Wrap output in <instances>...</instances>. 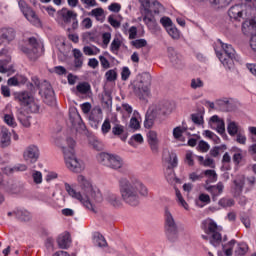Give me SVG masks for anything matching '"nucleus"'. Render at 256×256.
<instances>
[{
    "label": "nucleus",
    "mask_w": 256,
    "mask_h": 256,
    "mask_svg": "<svg viewBox=\"0 0 256 256\" xmlns=\"http://www.w3.org/2000/svg\"><path fill=\"white\" fill-rule=\"evenodd\" d=\"M119 189L121 198L130 207H137L140 203V195L147 197L149 190L137 179L120 178Z\"/></svg>",
    "instance_id": "1"
},
{
    "label": "nucleus",
    "mask_w": 256,
    "mask_h": 256,
    "mask_svg": "<svg viewBox=\"0 0 256 256\" xmlns=\"http://www.w3.org/2000/svg\"><path fill=\"white\" fill-rule=\"evenodd\" d=\"M64 185L70 197L80 201V203H82L86 209L92 211V213H97L95 206L93 205V201L94 203H103V194H101V190L93 188L86 196H83L81 192H77L75 189H73L69 183H65Z\"/></svg>",
    "instance_id": "2"
},
{
    "label": "nucleus",
    "mask_w": 256,
    "mask_h": 256,
    "mask_svg": "<svg viewBox=\"0 0 256 256\" xmlns=\"http://www.w3.org/2000/svg\"><path fill=\"white\" fill-rule=\"evenodd\" d=\"M68 148L63 147L64 159L67 169L72 173H81L85 169L83 161L77 159L75 155V140L73 138H67Z\"/></svg>",
    "instance_id": "3"
},
{
    "label": "nucleus",
    "mask_w": 256,
    "mask_h": 256,
    "mask_svg": "<svg viewBox=\"0 0 256 256\" xmlns=\"http://www.w3.org/2000/svg\"><path fill=\"white\" fill-rule=\"evenodd\" d=\"M149 87H151V74L145 72L137 76L132 84L134 95L145 101V97H149Z\"/></svg>",
    "instance_id": "4"
},
{
    "label": "nucleus",
    "mask_w": 256,
    "mask_h": 256,
    "mask_svg": "<svg viewBox=\"0 0 256 256\" xmlns=\"http://www.w3.org/2000/svg\"><path fill=\"white\" fill-rule=\"evenodd\" d=\"M32 83L36 89H39V95H43L44 103L53 107L55 103H57V99L55 98V91L49 82L44 81L42 84L37 77L32 78Z\"/></svg>",
    "instance_id": "5"
},
{
    "label": "nucleus",
    "mask_w": 256,
    "mask_h": 256,
    "mask_svg": "<svg viewBox=\"0 0 256 256\" xmlns=\"http://www.w3.org/2000/svg\"><path fill=\"white\" fill-rule=\"evenodd\" d=\"M218 43H220L224 53L216 52V55L224 66L231 69L233 67V61H235V49L231 44L223 43L221 39H218Z\"/></svg>",
    "instance_id": "6"
},
{
    "label": "nucleus",
    "mask_w": 256,
    "mask_h": 256,
    "mask_svg": "<svg viewBox=\"0 0 256 256\" xmlns=\"http://www.w3.org/2000/svg\"><path fill=\"white\" fill-rule=\"evenodd\" d=\"M203 231L207 235H211L212 233V238L210 240V243L214 247H218V245H221V241H223V237L221 236V233L217 232L218 226L215 221L212 219L204 220L201 225Z\"/></svg>",
    "instance_id": "7"
},
{
    "label": "nucleus",
    "mask_w": 256,
    "mask_h": 256,
    "mask_svg": "<svg viewBox=\"0 0 256 256\" xmlns=\"http://www.w3.org/2000/svg\"><path fill=\"white\" fill-rule=\"evenodd\" d=\"M166 236L168 241L175 243L179 239V228L171 212L166 210V224H165Z\"/></svg>",
    "instance_id": "8"
},
{
    "label": "nucleus",
    "mask_w": 256,
    "mask_h": 256,
    "mask_svg": "<svg viewBox=\"0 0 256 256\" xmlns=\"http://www.w3.org/2000/svg\"><path fill=\"white\" fill-rule=\"evenodd\" d=\"M28 45L29 47L21 46L20 51H22L30 61H37V59H39V42L37 41V38H28Z\"/></svg>",
    "instance_id": "9"
},
{
    "label": "nucleus",
    "mask_w": 256,
    "mask_h": 256,
    "mask_svg": "<svg viewBox=\"0 0 256 256\" xmlns=\"http://www.w3.org/2000/svg\"><path fill=\"white\" fill-rule=\"evenodd\" d=\"M139 3L145 15H151V13L159 15L161 9H163V5L157 0H139Z\"/></svg>",
    "instance_id": "10"
},
{
    "label": "nucleus",
    "mask_w": 256,
    "mask_h": 256,
    "mask_svg": "<svg viewBox=\"0 0 256 256\" xmlns=\"http://www.w3.org/2000/svg\"><path fill=\"white\" fill-rule=\"evenodd\" d=\"M24 187L25 185L21 181L9 180L4 184V191L10 195H19V193H23Z\"/></svg>",
    "instance_id": "11"
},
{
    "label": "nucleus",
    "mask_w": 256,
    "mask_h": 256,
    "mask_svg": "<svg viewBox=\"0 0 256 256\" xmlns=\"http://www.w3.org/2000/svg\"><path fill=\"white\" fill-rule=\"evenodd\" d=\"M173 109H175V103L168 100L160 102L155 107V110L158 112L159 116L162 117V119L166 115H170V113H173Z\"/></svg>",
    "instance_id": "12"
},
{
    "label": "nucleus",
    "mask_w": 256,
    "mask_h": 256,
    "mask_svg": "<svg viewBox=\"0 0 256 256\" xmlns=\"http://www.w3.org/2000/svg\"><path fill=\"white\" fill-rule=\"evenodd\" d=\"M167 51L168 57L173 67H175V69H183V56H181V54H177V52H175V48L173 47H168Z\"/></svg>",
    "instance_id": "13"
},
{
    "label": "nucleus",
    "mask_w": 256,
    "mask_h": 256,
    "mask_svg": "<svg viewBox=\"0 0 256 256\" xmlns=\"http://www.w3.org/2000/svg\"><path fill=\"white\" fill-rule=\"evenodd\" d=\"M156 119H163L157 112V110L154 109H148L145 115V120H144V127L145 129H151L155 125V120Z\"/></svg>",
    "instance_id": "14"
},
{
    "label": "nucleus",
    "mask_w": 256,
    "mask_h": 256,
    "mask_svg": "<svg viewBox=\"0 0 256 256\" xmlns=\"http://www.w3.org/2000/svg\"><path fill=\"white\" fill-rule=\"evenodd\" d=\"M103 117V110L101 107H95L92 109L91 114L89 116V123L93 129H99V123H101V119Z\"/></svg>",
    "instance_id": "15"
},
{
    "label": "nucleus",
    "mask_w": 256,
    "mask_h": 256,
    "mask_svg": "<svg viewBox=\"0 0 256 256\" xmlns=\"http://www.w3.org/2000/svg\"><path fill=\"white\" fill-rule=\"evenodd\" d=\"M70 123L76 128L78 133H83V131L87 129V126L83 123V119H81V115H79L78 112L70 113Z\"/></svg>",
    "instance_id": "16"
},
{
    "label": "nucleus",
    "mask_w": 256,
    "mask_h": 256,
    "mask_svg": "<svg viewBox=\"0 0 256 256\" xmlns=\"http://www.w3.org/2000/svg\"><path fill=\"white\" fill-rule=\"evenodd\" d=\"M148 145L153 153H159V139L157 138V132L150 130L147 133Z\"/></svg>",
    "instance_id": "17"
},
{
    "label": "nucleus",
    "mask_w": 256,
    "mask_h": 256,
    "mask_svg": "<svg viewBox=\"0 0 256 256\" xmlns=\"http://www.w3.org/2000/svg\"><path fill=\"white\" fill-rule=\"evenodd\" d=\"M59 17H61L62 21H64V23L69 24L72 21H74V19L77 18V13L73 10H68L67 8H62L61 10H59L58 12Z\"/></svg>",
    "instance_id": "18"
},
{
    "label": "nucleus",
    "mask_w": 256,
    "mask_h": 256,
    "mask_svg": "<svg viewBox=\"0 0 256 256\" xmlns=\"http://www.w3.org/2000/svg\"><path fill=\"white\" fill-rule=\"evenodd\" d=\"M33 96L28 91H22L14 94V99L20 103L22 107L29 105L33 101Z\"/></svg>",
    "instance_id": "19"
},
{
    "label": "nucleus",
    "mask_w": 256,
    "mask_h": 256,
    "mask_svg": "<svg viewBox=\"0 0 256 256\" xmlns=\"http://www.w3.org/2000/svg\"><path fill=\"white\" fill-rule=\"evenodd\" d=\"M18 5H19V8L22 11L24 17H26V19H36L37 18V14H35V11H33V9H31V7H29V4H27V2L25 0L18 1Z\"/></svg>",
    "instance_id": "20"
},
{
    "label": "nucleus",
    "mask_w": 256,
    "mask_h": 256,
    "mask_svg": "<svg viewBox=\"0 0 256 256\" xmlns=\"http://www.w3.org/2000/svg\"><path fill=\"white\" fill-rule=\"evenodd\" d=\"M24 159L26 161H31V163H35L37 159H39V148L37 146H29L27 150L24 152Z\"/></svg>",
    "instance_id": "21"
},
{
    "label": "nucleus",
    "mask_w": 256,
    "mask_h": 256,
    "mask_svg": "<svg viewBox=\"0 0 256 256\" xmlns=\"http://www.w3.org/2000/svg\"><path fill=\"white\" fill-rule=\"evenodd\" d=\"M57 244L59 249H69L71 245V234L69 232L60 234L57 238Z\"/></svg>",
    "instance_id": "22"
},
{
    "label": "nucleus",
    "mask_w": 256,
    "mask_h": 256,
    "mask_svg": "<svg viewBox=\"0 0 256 256\" xmlns=\"http://www.w3.org/2000/svg\"><path fill=\"white\" fill-rule=\"evenodd\" d=\"M224 188L223 182H219L216 186H205L206 191L211 193L213 201H217V197L223 193Z\"/></svg>",
    "instance_id": "23"
},
{
    "label": "nucleus",
    "mask_w": 256,
    "mask_h": 256,
    "mask_svg": "<svg viewBox=\"0 0 256 256\" xmlns=\"http://www.w3.org/2000/svg\"><path fill=\"white\" fill-rule=\"evenodd\" d=\"M112 134L116 137L120 136L121 141H127V138L129 137V133L125 132V126L121 124H115L112 127Z\"/></svg>",
    "instance_id": "24"
},
{
    "label": "nucleus",
    "mask_w": 256,
    "mask_h": 256,
    "mask_svg": "<svg viewBox=\"0 0 256 256\" xmlns=\"http://www.w3.org/2000/svg\"><path fill=\"white\" fill-rule=\"evenodd\" d=\"M105 199L108 205H110L114 209H119V207L123 206V203L121 202V199L117 196V194L108 193Z\"/></svg>",
    "instance_id": "25"
},
{
    "label": "nucleus",
    "mask_w": 256,
    "mask_h": 256,
    "mask_svg": "<svg viewBox=\"0 0 256 256\" xmlns=\"http://www.w3.org/2000/svg\"><path fill=\"white\" fill-rule=\"evenodd\" d=\"M78 181L83 190V195H84L83 197H85L90 191H92L94 189L93 185H91V182H89V180H87V178H85V176L79 175Z\"/></svg>",
    "instance_id": "26"
},
{
    "label": "nucleus",
    "mask_w": 256,
    "mask_h": 256,
    "mask_svg": "<svg viewBox=\"0 0 256 256\" xmlns=\"http://www.w3.org/2000/svg\"><path fill=\"white\" fill-rule=\"evenodd\" d=\"M228 16L230 19H235V21H237V19H241V17H243V9L241 8V5L232 6L228 10Z\"/></svg>",
    "instance_id": "27"
},
{
    "label": "nucleus",
    "mask_w": 256,
    "mask_h": 256,
    "mask_svg": "<svg viewBox=\"0 0 256 256\" xmlns=\"http://www.w3.org/2000/svg\"><path fill=\"white\" fill-rule=\"evenodd\" d=\"M107 167L115 170L121 169L123 167V160L119 156L111 155Z\"/></svg>",
    "instance_id": "28"
},
{
    "label": "nucleus",
    "mask_w": 256,
    "mask_h": 256,
    "mask_svg": "<svg viewBox=\"0 0 256 256\" xmlns=\"http://www.w3.org/2000/svg\"><path fill=\"white\" fill-rule=\"evenodd\" d=\"M234 183V197L241 196V193H243V188L245 187V179L238 178L233 181Z\"/></svg>",
    "instance_id": "29"
},
{
    "label": "nucleus",
    "mask_w": 256,
    "mask_h": 256,
    "mask_svg": "<svg viewBox=\"0 0 256 256\" xmlns=\"http://www.w3.org/2000/svg\"><path fill=\"white\" fill-rule=\"evenodd\" d=\"M0 143L1 147H9L11 145V133H9V130L3 129L0 133Z\"/></svg>",
    "instance_id": "30"
},
{
    "label": "nucleus",
    "mask_w": 256,
    "mask_h": 256,
    "mask_svg": "<svg viewBox=\"0 0 256 256\" xmlns=\"http://www.w3.org/2000/svg\"><path fill=\"white\" fill-rule=\"evenodd\" d=\"M15 29L13 28H4L2 29L1 39L4 41H7V43H10V41H13L15 39Z\"/></svg>",
    "instance_id": "31"
},
{
    "label": "nucleus",
    "mask_w": 256,
    "mask_h": 256,
    "mask_svg": "<svg viewBox=\"0 0 256 256\" xmlns=\"http://www.w3.org/2000/svg\"><path fill=\"white\" fill-rule=\"evenodd\" d=\"M17 119L23 127H31V122L29 121L31 116L25 115V112L22 109L18 110Z\"/></svg>",
    "instance_id": "32"
},
{
    "label": "nucleus",
    "mask_w": 256,
    "mask_h": 256,
    "mask_svg": "<svg viewBox=\"0 0 256 256\" xmlns=\"http://www.w3.org/2000/svg\"><path fill=\"white\" fill-rule=\"evenodd\" d=\"M88 15L90 17H95L96 21H100L101 23H103V21H105V10H103V8H96L93 9L91 12L88 13Z\"/></svg>",
    "instance_id": "33"
},
{
    "label": "nucleus",
    "mask_w": 256,
    "mask_h": 256,
    "mask_svg": "<svg viewBox=\"0 0 256 256\" xmlns=\"http://www.w3.org/2000/svg\"><path fill=\"white\" fill-rule=\"evenodd\" d=\"M6 175H13V173L19 172V171H27V165L25 164H17L14 167H6L4 169Z\"/></svg>",
    "instance_id": "34"
},
{
    "label": "nucleus",
    "mask_w": 256,
    "mask_h": 256,
    "mask_svg": "<svg viewBox=\"0 0 256 256\" xmlns=\"http://www.w3.org/2000/svg\"><path fill=\"white\" fill-rule=\"evenodd\" d=\"M14 215L19 221L29 222L31 220V213L28 211L17 210L14 211Z\"/></svg>",
    "instance_id": "35"
},
{
    "label": "nucleus",
    "mask_w": 256,
    "mask_h": 256,
    "mask_svg": "<svg viewBox=\"0 0 256 256\" xmlns=\"http://www.w3.org/2000/svg\"><path fill=\"white\" fill-rule=\"evenodd\" d=\"M93 241L94 245H97V247H107V240H105V237L99 232L94 233Z\"/></svg>",
    "instance_id": "36"
},
{
    "label": "nucleus",
    "mask_w": 256,
    "mask_h": 256,
    "mask_svg": "<svg viewBox=\"0 0 256 256\" xmlns=\"http://www.w3.org/2000/svg\"><path fill=\"white\" fill-rule=\"evenodd\" d=\"M24 107H26L27 113H39V109H41V106L35 101V98H32V101Z\"/></svg>",
    "instance_id": "37"
},
{
    "label": "nucleus",
    "mask_w": 256,
    "mask_h": 256,
    "mask_svg": "<svg viewBox=\"0 0 256 256\" xmlns=\"http://www.w3.org/2000/svg\"><path fill=\"white\" fill-rule=\"evenodd\" d=\"M10 87H17L20 83H27V78L23 76H14L7 81Z\"/></svg>",
    "instance_id": "38"
},
{
    "label": "nucleus",
    "mask_w": 256,
    "mask_h": 256,
    "mask_svg": "<svg viewBox=\"0 0 256 256\" xmlns=\"http://www.w3.org/2000/svg\"><path fill=\"white\" fill-rule=\"evenodd\" d=\"M76 91L81 93V95H87L91 91V84L89 82H80L76 86Z\"/></svg>",
    "instance_id": "39"
},
{
    "label": "nucleus",
    "mask_w": 256,
    "mask_h": 256,
    "mask_svg": "<svg viewBox=\"0 0 256 256\" xmlns=\"http://www.w3.org/2000/svg\"><path fill=\"white\" fill-rule=\"evenodd\" d=\"M236 243H237V240L232 239L227 244H223L222 249H223L224 255L226 256L233 255V247H235Z\"/></svg>",
    "instance_id": "40"
},
{
    "label": "nucleus",
    "mask_w": 256,
    "mask_h": 256,
    "mask_svg": "<svg viewBox=\"0 0 256 256\" xmlns=\"http://www.w3.org/2000/svg\"><path fill=\"white\" fill-rule=\"evenodd\" d=\"M216 105L219 107L221 111H231L233 109V104L229 102V100L224 99V100H218L216 102Z\"/></svg>",
    "instance_id": "41"
},
{
    "label": "nucleus",
    "mask_w": 256,
    "mask_h": 256,
    "mask_svg": "<svg viewBox=\"0 0 256 256\" xmlns=\"http://www.w3.org/2000/svg\"><path fill=\"white\" fill-rule=\"evenodd\" d=\"M111 159V154L102 152L98 154L97 160L101 163V165H104L105 167H108L109 161Z\"/></svg>",
    "instance_id": "42"
},
{
    "label": "nucleus",
    "mask_w": 256,
    "mask_h": 256,
    "mask_svg": "<svg viewBox=\"0 0 256 256\" xmlns=\"http://www.w3.org/2000/svg\"><path fill=\"white\" fill-rule=\"evenodd\" d=\"M247 251H249V246L246 244V243H239L235 252H234V255L235 256H243L247 253Z\"/></svg>",
    "instance_id": "43"
},
{
    "label": "nucleus",
    "mask_w": 256,
    "mask_h": 256,
    "mask_svg": "<svg viewBox=\"0 0 256 256\" xmlns=\"http://www.w3.org/2000/svg\"><path fill=\"white\" fill-rule=\"evenodd\" d=\"M227 131L231 137H235L239 132V126L234 121H229Z\"/></svg>",
    "instance_id": "44"
},
{
    "label": "nucleus",
    "mask_w": 256,
    "mask_h": 256,
    "mask_svg": "<svg viewBox=\"0 0 256 256\" xmlns=\"http://www.w3.org/2000/svg\"><path fill=\"white\" fill-rule=\"evenodd\" d=\"M166 31L168 35H170L171 38L174 40H178L181 38V32L179 31V29H177V26H175V24L172 27L168 28Z\"/></svg>",
    "instance_id": "45"
},
{
    "label": "nucleus",
    "mask_w": 256,
    "mask_h": 256,
    "mask_svg": "<svg viewBox=\"0 0 256 256\" xmlns=\"http://www.w3.org/2000/svg\"><path fill=\"white\" fill-rule=\"evenodd\" d=\"M204 175L206 177H209V180H206V185H209V183H215L217 181V172L215 170H205Z\"/></svg>",
    "instance_id": "46"
},
{
    "label": "nucleus",
    "mask_w": 256,
    "mask_h": 256,
    "mask_svg": "<svg viewBox=\"0 0 256 256\" xmlns=\"http://www.w3.org/2000/svg\"><path fill=\"white\" fill-rule=\"evenodd\" d=\"M213 7H227L233 0H208Z\"/></svg>",
    "instance_id": "47"
},
{
    "label": "nucleus",
    "mask_w": 256,
    "mask_h": 256,
    "mask_svg": "<svg viewBox=\"0 0 256 256\" xmlns=\"http://www.w3.org/2000/svg\"><path fill=\"white\" fill-rule=\"evenodd\" d=\"M121 44L122 42L119 38H114L110 45V50L112 51V53L117 55V53H119V49H121Z\"/></svg>",
    "instance_id": "48"
},
{
    "label": "nucleus",
    "mask_w": 256,
    "mask_h": 256,
    "mask_svg": "<svg viewBox=\"0 0 256 256\" xmlns=\"http://www.w3.org/2000/svg\"><path fill=\"white\" fill-rule=\"evenodd\" d=\"M105 77L108 83H113L114 81H117V69L108 70L105 73Z\"/></svg>",
    "instance_id": "49"
},
{
    "label": "nucleus",
    "mask_w": 256,
    "mask_h": 256,
    "mask_svg": "<svg viewBox=\"0 0 256 256\" xmlns=\"http://www.w3.org/2000/svg\"><path fill=\"white\" fill-rule=\"evenodd\" d=\"M218 205H220V207H233V205H235V200L233 199H227V198H222L219 200Z\"/></svg>",
    "instance_id": "50"
},
{
    "label": "nucleus",
    "mask_w": 256,
    "mask_h": 256,
    "mask_svg": "<svg viewBox=\"0 0 256 256\" xmlns=\"http://www.w3.org/2000/svg\"><path fill=\"white\" fill-rule=\"evenodd\" d=\"M166 180L170 185L173 183V181H175V170H173L171 166H168L167 168Z\"/></svg>",
    "instance_id": "51"
},
{
    "label": "nucleus",
    "mask_w": 256,
    "mask_h": 256,
    "mask_svg": "<svg viewBox=\"0 0 256 256\" xmlns=\"http://www.w3.org/2000/svg\"><path fill=\"white\" fill-rule=\"evenodd\" d=\"M135 142L136 143H143V135L141 134H135L131 137V139L128 141L129 145H131V147H135Z\"/></svg>",
    "instance_id": "52"
},
{
    "label": "nucleus",
    "mask_w": 256,
    "mask_h": 256,
    "mask_svg": "<svg viewBox=\"0 0 256 256\" xmlns=\"http://www.w3.org/2000/svg\"><path fill=\"white\" fill-rule=\"evenodd\" d=\"M132 47H135L136 49H141L142 47H147V40L145 39H137L131 41Z\"/></svg>",
    "instance_id": "53"
},
{
    "label": "nucleus",
    "mask_w": 256,
    "mask_h": 256,
    "mask_svg": "<svg viewBox=\"0 0 256 256\" xmlns=\"http://www.w3.org/2000/svg\"><path fill=\"white\" fill-rule=\"evenodd\" d=\"M160 23L163 25V27L166 29V31L168 29H170V27L175 25V24H173V21L171 20V18L166 17V16H164L160 19Z\"/></svg>",
    "instance_id": "54"
},
{
    "label": "nucleus",
    "mask_w": 256,
    "mask_h": 256,
    "mask_svg": "<svg viewBox=\"0 0 256 256\" xmlns=\"http://www.w3.org/2000/svg\"><path fill=\"white\" fill-rule=\"evenodd\" d=\"M102 103H104L107 107L113 105V98L111 97V93L105 92L102 95Z\"/></svg>",
    "instance_id": "55"
},
{
    "label": "nucleus",
    "mask_w": 256,
    "mask_h": 256,
    "mask_svg": "<svg viewBox=\"0 0 256 256\" xmlns=\"http://www.w3.org/2000/svg\"><path fill=\"white\" fill-rule=\"evenodd\" d=\"M216 131L221 135L223 139H227V133H225V121H221L217 125Z\"/></svg>",
    "instance_id": "56"
},
{
    "label": "nucleus",
    "mask_w": 256,
    "mask_h": 256,
    "mask_svg": "<svg viewBox=\"0 0 256 256\" xmlns=\"http://www.w3.org/2000/svg\"><path fill=\"white\" fill-rule=\"evenodd\" d=\"M129 127L130 129H134V131H138V129H141V123H139L137 117H132L130 119Z\"/></svg>",
    "instance_id": "57"
},
{
    "label": "nucleus",
    "mask_w": 256,
    "mask_h": 256,
    "mask_svg": "<svg viewBox=\"0 0 256 256\" xmlns=\"http://www.w3.org/2000/svg\"><path fill=\"white\" fill-rule=\"evenodd\" d=\"M191 119L195 125H203V115H200L199 113L191 114Z\"/></svg>",
    "instance_id": "58"
},
{
    "label": "nucleus",
    "mask_w": 256,
    "mask_h": 256,
    "mask_svg": "<svg viewBox=\"0 0 256 256\" xmlns=\"http://www.w3.org/2000/svg\"><path fill=\"white\" fill-rule=\"evenodd\" d=\"M32 177H33V181H34V183H36V185L43 183V174H41L40 171H35L32 174Z\"/></svg>",
    "instance_id": "59"
},
{
    "label": "nucleus",
    "mask_w": 256,
    "mask_h": 256,
    "mask_svg": "<svg viewBox=\"0 0 256 256\" xmlns=\"http://www.w3.org/2000/svg\"><path fill=\"white\" fill-rule=\"evenodd\" d=\"M101 131H102L103 135H107V133H109V131H111V121H109V119H106L104 121V123L102 124Z\"/></svg>",
    "instance_id": "60"
},
{
    "label": "nucleus",
    "mask_w": 256,
    "mask_h": 256,
    "mask_svg": "<svg viewBox=\"0 0 256 256\" xmlns=\"http://www.w3.org/2000/svg\"><path fill=\"white\" fill-rule=\"evenodd\" d=\"M129 77H131V70H129V67L125 66L122 68L121 79L122 81H127Z\"/></svg>",
    "instance_id": "61"
},
{
    "label": "nucleus",
    "mask_w": 256,
    "mask_h": 256,
    "mask_svg": "<svg viewBox=\"0 0 256 256\" xmlns=\"http://www.w3.org/2000/svg\"><path fill=\"white\" fill-rule=\"evenodd\" d=\"M198 148L200 149V151H202V153H207V151H209L210 149V146L209 143L205 142V140H200Z\"/></svg>",
    "instance_id": "62"
},
{
    "label": "nucleus",
    "mask_w": 256,
    "mask_h": 256,
    "mask_svg": "<svg viewBox=\"0 0 256 256\" xmlns=\"http://www.w3.org/2000/svg\"><path fill=\"white\" fill-rule=\"evenodd\" d=\"M4 121L6 124H8L10 127H15V118H13L10 114H5Z\"/></svg>",
    "instance_id": "63"
},
{
    "label": "nucleus",
    "mask_w": 256,
    "mask_h": 256,
    "mask_svg": "<svg viewBox=\"0 0 256 256\" xmlns=\"http://www.w3.org/2000/svg\"><path fill=\"white\" fill-rule=\"evenodd\" d=\"M191 87H192V89H199V88L203 87V82L201 81V78L192 79Z\"/></svg>",
    "instance_id": "64"
}]
</instances>
